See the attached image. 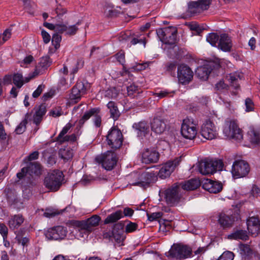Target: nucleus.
Listing matches in <instances>:
<instances>
[{
	"mask_svg": "<svg viewBox=\"0 0 260 260\" xmlns=\"http://www.w3.org/2000/svg\"><path fill=\"white\" fill-rule=\"evenodd\" d=\"M100 220L99 216L94 215L86 220L75 221L74 225L78 229L80 236L84 237V235L87 236L99 225Z\"/></svg>",
	"mask_w": 260,
	"mask_h": 260,
	"instance_id": "f257e3e1",
	"label": "nucleus"
},
{
	"mask_svg": "<svg viewBox=\"0 0 260 260\" xmlns=\"http://www.w3.org/2000/svg\"><path fill=\"white\" fill-rule=\"evenodd\" d=\"M199 121L191 117H187L182 121L181 128L182 136L189 140L196 137L198 130Z\"/></svg>",
	"mask_w": 260,
	"mask_h": 260,
	"instance_id": "f03ea898",
	"label": "nucleus"
},
{
	"mask_svg": "<svg viewBox=\"0 0 260 260\" xmlns=\"http://www.w3.org/2000/svg\"><path fill=\"white\" fill-rule=\"evenodd\" d=\"M223 134L228 139L240 141L243 139L242 131L236 121L230 119L225 120L223 127Z\"/></svg>",
	"mask_w": 260,
	"mask_h": 260,
	"instance_id": "7ed1b4c3",
	"label": "nucleus"
},
{
	"mask_svg": "<svg viewBox=\"0 0 260 260\" xmlns=\"http://www.w3.org/2000/svg\"><path fill=\"white\" fill-rule=\"evenodd\" d=\"M63 179L62 172L53 170L49 173L44 179V185L52 191H56L60 187Z\"/></svg>",
	"mask_w": 260,
	"mask_h": 260,
	"instance_id": "20e7f679",
	"label": "nucleus"
},
{
	"mask_svg": "<svg viewBox=\"0 0 260 260\" xmlns=\"http://www.w3.org/2000/svg\"><path fill=\"white\" fill-rule=\"evenodd\" d=\"M192 254V249L187 245L181 244H174L168 252V257L177 260H183L190 257Z\"/></svg>",
	"mask_w": 260,
	"mask_h": 260,
	"instance_id": "39448f33",
	"label": "nucleus"
},
{
	"mask_svg": "<svg viewBox=\"0 0 260 260\" xmlns=\"http://www.w3.org/2000/svg\"><path fill=\"white\" fill-rule=\"evenodd\" d=\"M223 166L221 160H204L199 162L198 168L203 175L213 174L217 171H221Z\"/></svg>",
	"mask_w": 260,
	"mask_h": 260,
	"instance_id": "423d86ee",
	"label": "nucleus"
},
{
	"mask_svg": "<svg viewBox=\"0 0 260 260\" xmlns=\"http://www.w3.org/2000/svg\"><path fill=\"white\" fill-rule=\"evenodd\" d=\"M182 193L180 186L178 184H174L165 190L166 201L169 205H175L180 202Z\"/></svg>",
	"mask_w": 260,
	"mask_h": 260,
	"instance_id": "0eeeda50",
	"label": "nucleus"
},
{
	"mask_svg": "<svg viewBox=\"0 0 260 260\" xmlns=\"http://www.w3.org/2000/svg\"><path fill=\"white\" fill-rule=\"evenodd\" d=\"M95 160L101 164L105 169L110 171L116 165L117 158L114 152L108 151L103 155L97 156Z\"/></svg>",
	"mask_w": 260,
	"mask_h": 260,
	"instance_id": "6e6552de",
	"label": "nucleus"
},
{
	"mask_svg": "<svg viewBox=\"0 0 260 260\" xmlns=\"http://www.w3.org/2000/svg\"><path fill=\"white\" fill-rule=\"evenodd\" d=\"M250 170V166L246 161L237 160L233 164L231 172L234 177L240 178L246 176Z\"/></svg>",
	"mask_w": 260,
	"mask_h": 260,
	"instance_id": "1a4fd4ad",
	"label": "nucleus"
},
{
	"mask_svg": "<svg viewBox=\"0 0 260 260\" xmlns=\"http://www.w3.org/2000/svg\"><path fill=\"white\" fill-rule=\"evenodd\" d=\"M177 31L175 27H168L158 30L157 34L162 42L173 45L176 42Z\"/></svg>",
	"mask_w": 260,
	"mask_h": 260,
	"instance_id": "9d476101",
	"label": "nucleus"
},
{
	"mask_svg": "<svg viewBox=\"0 0 260 260\" xmlns=\"http://www.w3.org/2000/svg\"><path fill=\"white\" fill-rule=\"evenodd\" d=\"M200 133L202 137L209 140L216 139L218 135L216 126L210 119L206 120L203 123Z\"/></svg>",
	"mask_w": 260,
	"mask_h": 260,
	"instance_id": "9b49d317",
	"label": "nucleus"
},
{
	"mask_svg": "<svg viewBox=\"0 0 260 260\" xmlns=\"http://www.w3.org/2000/svg\"><path fill=\"white\" fill-rule=\"evenodd\" d=\"M91 117H92V121L94 125L97 127H100L102 118L101 115L100 114V109L97 108L90 109L84 113L78 121L80 127L82 126L85 121Z\"/></svg>",
	"mask_w": 260,
	"mask_h": 260,
	"instance_id": "f8f14e48",
	"label": "nucleus"
},
{
	"mask_svg": "<svg viewBox=\"0 0 260 260\" xmlns=\"http://www.w3.org/2000/svg\"><path fill=\"white\" fill-rule=\"evenodd\" d=\"M193 72L186 64H180L177 68V77L179 82L184 85L189 84L193 79Z\"/></svg>",
	"mask_w": 260,
	"mask_h": 260,
	"instance_id": "ddd939ff",
	"label": "nucleus"
},
{
	"mask_svg": "<svg viewBox=\"0 0 260 260\" xmlns=\"http://www.w3.org/2000/svg\"><path fill=\"white\" fill-rule=\"evenodd\" d=\"M67 233V228L58 225L48 229L45 232V236L49 240H60L66 237Z\"/></svg>",
	"mask_w": 260,
	"mask_h": 260,
	"instance_id": "4468645a",
	"label": "nucleus"
},
{
	"mask_svg": "<svg viewBox=\"0 0 260 260\" xmlns=\"http://www.w3.org/2000/svg\"><path fill=\"white\" fill-rule=\"evenodd\" d=\"M108 144L112 148H120L122 144V135L120 131L116 128H112L107 136Z\"/></svg>",
	"mask_w": 260,
	"mask_h": 260,
	"instance_id": "2eb2a0df",
	"label": "nucleus"
},
{
	"mask_svg": "<svg viewBox=\"0 0 260 260\" xmlns=\"http://www.w3.org/2000/svg\"><path fill=\"white\" fill-rule=\"evenodd\" d=\"M181 160V157H178L173 161H169L164 164L160 169L158 175L162 179L169 177L173 172L175 168L179 165Z\"/></svg>",
	"mask_w": 260,
	"mask_h": 260,
	"instance_id": "dca6fc26",
	"label": "nucleus"
},
{
	"mask_svg": "<svg viewBox=\"0 0 260 260\" xmlns=\"http://www.w3.org/2000/svg\"><path fill=\"white\" fill-rule=\"evenodd\" d=\"M167 126V121L160 116H154L151 122V130L156 134L164 133Z\"/></svg>",
	"mask_w": 260,
	"mask_h": 260,
	"instance_id": "f3484780",
	"label": "nucleus"
},
{
	"mask_svg": "<svg viewBox=\"0 0 260 260\" xmlns=\"http://www.w3.org/2000/svg\"><path fill=\"white\" fill-rule=\"evenodd\" d=\"M211 4L210 0H199L191 2L188 4V11L191 14L200 13L207 10Z\"/></svg>",
	"mask_w": 260,
	"mask_h": 260,
	"instance_id": "a211bd4d",
	"label": "nucleus"
},
{
	"mask_svg": "<svg viewBox=\"0 0 260 260\" xmlns=\"http://www.w3.org/2000/svg\"><path fill=\"white\" fill-rule=\"evenodd\" d=\"M67 64L71 70V75H72L71 81L72 83L74 80L75 75L79 69L83 67L84 60L82 58H71L67 60Z\"/></svg>",
	"mask_w": 260,
	"mask_h": 260,
	"instance_id": "6ab92c4d",
	"label": "nucleus"
},
{
	"mask_svg": "<svg viewBox=\"0 0 260 260\" xmlns=\"http://www.w3.org/2000/svg\"><path fill=\"white\" fill-rule=\"evenodd\" d=\"M157 180V176L155 173L147 171L140 172L139 186L146 187L150 184L155 182Z\"/></svg>",
	"mask_w": 260,
	"mask_h": 260,
	"instance_id": "aec40b11",
	"label": "nucleus"
},
{
	"mask_svg": "<svg viewBox=\"0 0 260 260\" xmlns=\"http://www.w3.org/2000/svg\"><path fill=\"white\" fill-rule=\"evenodd\" d=\"M247 226L249 233L253 237L260 233V221L256 217L252 216L247 220Z\"/></svg>",
	"mask_w": 260,
	"mask_h": 260,
	"instance_id": "412c9836",
	"label": "nucleus"
},
{
	"mask_svg": "<svg viewBox=\"0 0 260 260\" xmlns=\"http://www.w3.org/2000/svg\"><path fill=\"white\" fill-rule=\"evenodd\" d=\"M159 157V153L153 149H146L142 154V161L145 164L155 163Z\"/></svg>",
	"mask_w": 260,
	"mask_h": 260,
	"instance_id": "4be33fe9",
	"label": "nucleus"
},
{
	"mask_svg": "<svg viewBox=\"0 0 260 260\" xmlns=\"http://www.w3.org/2000/svg\"><path fill=\"white\" fill-rule=\"evenodd\" d=\"M212 63L208 62L198 67L196 71V75L202 80L208 79L209 75L212 70Z\"/></svg>",
	"mask_w": 260,
	"mask_h": 260,
	"instance_id": "5701e85b",
	"label": "nucleus"
},
{
	"mask_svg": "<svg viewBox=\"0 0 260 260\" xmlns=\"http://www.w3.org/2000/svg\"><path fill=\"white\" fill-rule=\"evenodd\" d=\"M39 74L37 72V69L28 77L23 79L22 75L20 73H16L13 75V82L18 88H21L25 83L28 82L30 79L34 78Z\"/></svg>",
	"mask_w": 260,
	"mask_h": 260,
	"instance_id": "b1692460",
	"label": "nucleus"
},
{
	"mask_svg": "<svg viewBox=\"0 0 260 260\" xmlns=\"http://www.w3.org/2000/svg\"><path fill=\"white\" fill-rule=\"evenodd\" d=\"M203 187L210 193H217L222 189V184L218 181L207 179L203 185Z\"/></svg>",
	"mask_w": 260,
	"mask_h": 260,
	"instance_id": "393cba45",
	"label": "nucleus"
},
{
	"mask_svg": "<svg viewBox=\"0 0 260 260\" xmlns=\"http://www.w3.org/2000/svg\"><path fill=\"white\" fill-rule=\"evenodd\" d=\"M232 46L231 38L225 34L221 35L218 44V48L225 52H230Z\"/></svg>",
	"mask_w": 260,
	"mask_h": 260,
	"instance_id": "a878e982",
	"label": "nucleus"
},
{
	"mask_svg": "<svg viewBox=\"0 0 260 260\" xmlns=\"http://www.w3.org/2000/svg\"><path fill=\"white\" fill-rule=\"evenodd\" d=\"M35 113L33 115V122L36 125L41 122L43 116L46 113V107L45 104H41L34 108Z\"/></svg>",
	"mask_w": 260,
	"mask_h": 260,
	"instance_id": "bb28decb",
	"label": "nucleus"
},
{
	"mask_svg": "<svg viewBox=\"0 0 260 260\" xmlns=\"http://www.w3.org/2000/svg\"><path fill=\"white\" fill-rule=\"evenodd\" d=\"M243 77L242 74L239 72H234L231 73L227 76L228 80L231 83V85L233 86L236 91H233V95H237L238 93V90L239 88V80H240Z\"/></svg>",
	"mask_w": 260,
	"mask_h": 260,
	"instance_id": "cd10ccee",
	"label": "nucleus"
},
{
	"mask_svg": "<svg viewBox=\"0 0 260 260\" xmlns=\"http://www.w3.org/2000/svg\"><path fill=\"white\" fill-rule=\"evenodd\" d=\"M234 218L231 216L221 213L218 215V222L223 229L232 227L234 223Z\"/></svg>",
	"mask_w": 260,
	"mask_h": 260,
	"instance_id": "c85d7f7f",
	"label": "nucleus"
},
{
	"mask_svg": "<svg viewBox=\"0 0 260 260\" xmlns=\"http://www.w3.org/2000/svg\"><path fill=\"white\" fill-rule=\"evenodd\" d=\"M133 127L135 128L139 137L145 136L149 132V126L145 121L135 123Z\"/></svg>",
	"mask_w": 260,
	"mask_h": 260,
	"instance_id": "c756f323",
	"label": "nucleus"
},
{
	"mask_svg": "<svg viewBox=\"0 0 260 260\" xmlns=\"http://www.w3.org/2000/svg\"><path fill=\"white\" fill-rule=\"evenodd\" d=\"M73 98H81L86 93V89L84 83L81 81H77L72 89Z\"/></svg>",
	"mask_w": 260,
	"mask_h": 260,
	"instance_id": "7c9ffc66",
	"label": "nucleus"
},
{
	"mask_svg": "<svg viewBox=\"0 0 260 260\" xmlns=\"http://www.w3.org/2000/svg\"><path fill=\"white\" fill-rule=\"evenodd\" d=\"M178 185L180 186L182 190H192L198 188L200 185V182L198 179H191Z\"/></svg>",
	"mask_w": 260,
	"mask_h": 260,
	"instance_id": "2f4dec72",
	"label": "nucleus"
},
{
	"mask_svg": "<svg viewBox=\"0 0 260 260\" xmlns=\"http://www.w3.org/2000/svg\"><path fill=\"white\" fill-rule=\"evenodd\" d=\"M123 224L122 223L116 224L114 225V230L112 233V236L108 235L109 237L112 238L113 239L119 244V246L123 245L122 242L124 240V237L121 231H116L115 229H122Z\"/></svg>",
	"mask_w": 260,
	"mask_h": 260,
	"instance_id": "473e14b6",
	"label": "nucleus"
},
{
	"mask_svg": "<svg viewBox=\"0 0 260 260\" xmlns=\"http://www.w3.org/2000/svg\"><path fill=\"white\" fill-rule=\"evenodd\" d=\"M23 221L24 218L22 215L17 214L11 216L8 224L11 229L14 230L18 229Z\"/></svg>",
	"mask_w": 260,
	"mask_h": 260,
	"instance_id": "72a5a7b5",
	"label": "nucleus"
},
{
	"mask_svg": "<svg viewBox=\"0 0 260 260\" xmlns=\"http://www.w3.org/2000/svg\"><path fill=\"white\" fill-rule=\"evenodd\" d=\"M228 238L235 240H247L248 238L247 232L245 230H238L228 236Z\"/></svg>",
	"mask_w": 260,
	"mask_h": 260,
	"instance_id": "f704fd0d",
	"label": "nucleus"
},
{
	"mask_svg": "<svg viewBox=\"0 0 260 260\" xmlns=\"http://www.w3.org/2000/svg\"><path fill=\"white\" fill-rule=\"evenodd\" d=\"M123 217L122 211L118 210L108 215L104 221L105 224L114 223Z\"/></svg>",
	"mask_w": 260,
	"mask_h": 260,
	"instance_id": "c9c22d12",
	"label": "nucleus"
},
{
	"mask_svg": "<svg viewBox=\"0 0 260 260\" xmlns=\"http://www.w3.org/2000/svg\"><path fill=\"white\" fill-rule=\"evenodd\" d=\"M28 173L30 175L35 174L37 176L41 174V166L37 162H30L28 166Z\"/></svg>",
	"mask_w": 260,
	"mask_h": 260,
	"instance_id": "e433bc0d",
	"label": "nucleus"
},
{
	"mask_svg": "<svg viewBox=\"0 0 260 260\" xmlns=\"http://www.w3.org/2000/svg\"><path fill=\"white\" fill-rule=\"evenodd\" d=\"M140 172H134L129 174L127 177V180L131 185L139 186Z\"/></svg>",
	"mask_w": 260,
	"mask_h": 260,
	"instance_id": "4c0bfd02",
	"label": "nucleus"
},
{
	"mask_svg": "<svg viewBox=\"0 0 260 260\" xmlns=\"http://www.w3.org/2000/svg\"><path fill=\"white\" fill-rule=\"evenodd\" d=\"M29 117V114L27 113L25 115L24 119L20 123L15 129V132L17 134H22L26 129V125L27 123V119Z\"/></svg>",
	"mask_w": 260,
	"mask_h": 260,
	"instance_id": "58836bf2",
	"label": "nucleus"
},
{
	"mask_svg": "<svg viewBox=\"0 0 260 260\" xmlns=\"http://www.w3.org/2000/svg\"><path fill=\"white\" fill-rule=\"evenodd\" d=\"M248 135L251 143L258 144L260 142V136L258 131L254 128H251L248 132Z\"/></svg>",
	"mask_w": 260,
	"mask_h": 260,
	"instance_id": "ea45409f",
	"label": "nucleus"
},
{
	"mask_svg": "<svg viewBox=\"0 0 260 260\" xmlns=\"http://www.w3.org/2000/svg\"><path fill=\"white\" fill-rule=\"evenodd\" d=\"M107 107L110 110L111 117H112L114 119L117 118L119 117L120 113L118 110L117 107L116 106L114 102H109L107 104Z\"/></svg>",
	"mask_w": 260,
	"mask_h": 260,
	"instance_id": "a19ab883",
	"label": "nucleus"
},
{
	"mask_svg": "<svg viewBox=\"0 0 260 260\" xmlns=\"http://www.w3.org/2000/svg\"><path fill=\"white\" fill-rule=\"evenodd\" d=\"M59 156L64 161H67L72 158L73 157V153L72 150L69 149H61L59 151Z\"/></svg>",
	"mask_w": 260,
	"mask_h": 260,
	"instance_id": "79ce46f5",
	"label": "nucleus"
},
{
	"mask_svg": "<svg viewBox=\"0 0 260 260\" xmlns=\"http://www.w3.org/2000/svg\"><path fill=\"white\" fill-rule=\"evenodd\" d=\"M219 39L218 35L216 33L209 34L206 38L207 42L213 46H216L218 41H219Z\"/></svg>",
	"mask_w": 260,
	"mask_h": 260,
	"instance_id": "37998d69",
	"label": "nucleus"
},
{
	"mask_svg": "<svg viewBox=\"0 0 260 260\" xmlns=\"http://www.w3.org/2000/svg\"><path fill=\"white\" fill-rule=\"evenodd\" d=\"M101 96L104 94L105 98H116L118 96L116 90L115 88L109 89L105 91L103 90L101 92Z\"/></svg>",
	"mask_w": 260,
	"mask_h": 260,
	"instance_id": "c03bdc74",
	"label": "nucleus"
},
{
	"mask_svg": "<svg viewBox=\"0 0 260 260\" xmlns=\"http://www.w3.org/2000/svg\"><path fill=\"white\" fill-rule=\"evenodd\" d=\"M77 140V137L75 134H73L71 135H65L62 137L60 139L56 140L57 141L60 143H63L66 142H74Z\"/></svg>",
	"mask_w": 260,
	"mask_h": 260,
	"instance_id": "a18cd8bd",
	"label": "nucleus"
},
{
	"mask_svg": "<svg viewBox=\"0 0 260 260\" xmlns=\"http://www.w3.org/2000/svg\"><path fill=\"white\" fill-rule=\"evenodd\" d=\"M80 23L79 22H78L75 25L67 26L66 34L71 36L75 35L78 30L77 25H79Z\"/></svg>",
	"mask_w": 260,
	"mask_h": 260,
	"instance_id": "49530a36",
	"label": "nucleus"
},
{
	"mask_svg": "<svg viewBox=\"0 0 260 260\" xmlns=\"http://www.w3.org/2000/svg\"><path fill=\"white\" fill-rule=\"evenodd\" d=\"M245 111L249 112L254 111V104L251 99H246L245 100Z\"/></svg>",
	"mask_w": 260,
	"mask_h": 260,
	"instance_id": "de8ad7c7",
	"label": "nucleus"
},
{
	"mask_svg": "<svg viewBox=\"0 0 260 260\" xmlns=\"http://www.w3.org/2000/svg\"><path fill=\"white\" fill-rule=\"evenodd\" d=\"M49 66V62L48 60V58L47 57L42 58L38 66H37L36 68L35 71L37 69V72L40 73V68L41 67L43 69H46Z\"/></svg>",
	"mask_w": 260,
	"mask_h": 260,
	"instance_id": "09e8293b",
	"label": "nucleus"
},
{
	"mask_svg": "<svg viewBox=\"0 0 260 260\" xmlns=\"http://www.w3.org/2000/svg\"><path fill=\"white\" fill-rule=\"evenodd\" d=\"M162 215V213L160 212L147 213L148 219L150 221L156 220L160 218Z\"/></svg>",
	"mask_w": 260,
	"mask_h": 260,
	"instance_id": "8fccbe9b",
	"label": "nucleus"
},
{
	"mask_svg": "<svg viewBox=\"0 0 260 260\" xmlns=\"http://www.w3.org/2000/svg\"><path fill=\"white\" fill-rule=\"evenodd\" d=\"M61 40V37L60 35L57 34H55L53 35L52 38V43L55 49H57L59 47Z\"/></svg>",
	"mask_w": 260,
	"mask_h": 260,
	"instance_id": "3c124183",
	"label": "nucleus"
},
{
	"mask_svg": "<svg viewBox=\"0 0 260 260\" xmlns=\"http://www.w3.org/2000/svg\"><path fill=\"white\" fill-rule=\"evenodd\" d=\"M152 95H155L158 97H172L175 95V91H169L168 90L161 91L158 93H153Z\"/></svg>",
	"mask_w": 260,
	"mask_h": 260,
	"instance_id": "603ef678",
	"label": "nucleus"
},
{
	"mask_svg": "<svg viewBox=\"0 0 260 260\" xmlns=\"http://www.w3.org/2000/svg\"><path fill=\"white\" fill-rule=\"evenodd\" d=\"M219 258L222 260H233L234 254L229 251H225L221 254Z\"/></svg>",
	"mask_w": 260,
	"mask_h": 260,
	"instance_id": "864d4df0",
	"label": "nucleus"
},
{
	"mask_svg": "<svg viewBox=\"0 0 260 260\" xmlns=\"http://www.w3.org/2000/svg\"><path fill=\"white\" fill-rule=\"evenodd\" d=\"M72 124L70 123H67L66 126L62 128L59 134L56 137V140L60 139L62 137L67 135V133L68 132L69 129L71 128Z\"/></svg>",
	"mask_w": 260,
	"mask_h": 260,
	"instance_id": "5fc2aeb1",
	"label": "nucleus"
},
{
	"mask_svg": "<svg viewBox=\"0 0 260 260\" xmlns=\"http://www.w3.org/2000/svg\"><path fill=\"white\" fill-rule=\"evenodd\" d=\"M138 227L137 223L130 222L125 226V232L127 233L133 232L137 229Z\"/></svg>",
	"mask_w": 260,
	"mask_h": 260,
	"instance_id": "6e6d98bb",
	"label": "nucleus"
},
{
	"mask_svg": "<svg viewBox=\"0 0 260 260\" xmlns=\"http://www.w3.org/2000/svg\"><path fill=\"white\" fill-rule=\"evenodd\" d=\"M8 229L7 226L3 223H0V233L5 240L8 236Z\"/></svg>",
	"mask_w": 260,
	"mask_h": 260,
	"instance_id": "4d7b16f0",
	"label": "nucleus"
},
{
	"mask_svg": "<svg viewBox=\"0 0 260 260\" xmlns=\"http://www.w3.org/2000/svg\"><path fill=\"white\" fill-rule=\"evenodd\" d=\"M137 90H138V86H137L134 84L129 85V86H128L127 87L128 95L132 96V95H134V96H136V95H135V93L137 92Z\"/></svg>",
	"mask_w": 260,
	"mask_h": 260,
	"instance_id": "13d9d810",
	"label": "nucleus"
},
{
	"mask_svg": "<svg viewBox=\"0 0 260 260\" xmlns=\"http://www.w3.org/2000/svg\"><path fill=\"white\" fill-rule=\"evenodd\" d=\"M12 35V29L10 28H7L2 34V37L3 41L6 42L8 41L11 37Z\"/></svg>",
	"mask_w": 260,
	"mask_h": 260,
	"instance_id": "bf43d9fd",
	"label": "nucleus"
},
{
	"mask_svg": "<svg viewBox=\"0 0 260 260\" xmlns=\"http://www.w3.org/2000/svg\"><path fill=\"white\" fill-rule=\"evenodd\" d=\"M241 251L245 255H249L251 253V249L250 246L247 244H241L240 246Z\"/></svg>",
	"mask_w": 260,
	"mask_h": 260,
	"instance_id": "052dcab7",
	"label": "nucleus"
},
{
	"mask_svg": "<svg viewBox=\"0 0 260 260\" xmlns=\"http://www.w3.org/2000/svg\"><path fill=\"white\" fill-rule=\"evenodd\" d=\"M115 58L121 64L125 62V55L123 51H120L115 54Z\"/></svg>",
	"mask_w": 260,
	"mask_h": 260,
	"instance_id": "680f3d73",
	"label": "nucleus"
},
{
	"mask_svg": "<svg viewBox=\"0 0 260 260\" xmlns=\"http://www.w3.org/2000/svg\"><path fill=\"white\" fill-rule=\"evenodd\" d=\"M148 66V64L147 62L144 63H138L133 67V69L136 71H142L146 69Z\"/></svg>",
	"mask_w": 260,
	"mask_h": 260,
	"instance_id": "e2e57ef3",
	"label": "nucleus"
},
{
	"mask_svg": "<svg viewBox=\"0 0 260 260\" xmlns=\"http://www.w3.org/2000/svg\"><path fill=\"white\" fill-rule=\"evenodd\" d=\"M45 85L41 84L39 85L37 89L32 93L33 98H38L39 96L45 89Z\"/></svg>",
	"mask_w": 260,
	"mask_h": 260,
	"instance_id": "0e129e2a",
	"label": "nucleus"
},
{
	"mask_svg": "<svg viewBox=\"0 0 260 260\" xmlns=\"http://www.w3.org/2000/svg\"><path fill=\"white\" fill-rule=\"evenodd\" d=\"M67 25L62 23H56V31L62 34L66 31Z\"/></svg>",
	"mask_w": 260,
	"mask_h": 260,
	"instance_id": "69168bd1",
	"label": "nucleus"
},
{
	"mask_svg": "<svg viewBox=\"0 0 260 260\" xmlns=\"http://www.w3.org/2000/svg\"><path fill=\"white\" fill-rule=\"evenodd\" d=\"M63 114L61 109L60 107L52 110L50 112V115L53 117H59Z\"/></svg>",
	"mask_w": 260,
	"mask_h": 260,
	"instance_id": "338daca9",
	"label": "nucleus"
},
{
	"mask_svg": "<svg viewBox=\"0 0 260 260\" xmlns=\"http://www.w3.org/2000/svg\"><path fill=\"white\" fill-rule=\"evenodd\" d=\"M41 35L45 44L48 43L51 39L50 35L45 30H42L41 31Z\"/></svg>",
	"mask_w": 260,
	"mask_h": 260,
	"instance_id": "774afa93",
	"label": "nucleus"
}]
</instances>
